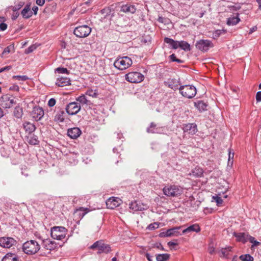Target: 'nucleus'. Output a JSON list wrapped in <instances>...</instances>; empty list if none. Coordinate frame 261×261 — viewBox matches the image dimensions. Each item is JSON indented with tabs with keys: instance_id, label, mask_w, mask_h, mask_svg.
<instances>
[{
	"instance_id": "obj_12",
	"label": "nucleus",
	"mask_w": 261,
	"mask_h": 261,
	"mask_svg": "<svg viewBox=\"0 0 261 261\" xmlns=\"http://www.w3.org/2000/svg\"><path fill=\"white\" fill-rule=\"evenodd\" d=\"M81 107L77 102L69 103L66 108V111L69 115H73L76 114L81 110Z\"/></svg>"
},
{
	"instance_id": "obj_47",
	"label": "nucleus",
	"mask_w": 261,
	"mask_h": 261,
	"mask_svg": "<svg viewBox=\"0 0 261 261\" xmlns=\"http://www.w3.org/2000/svg\"><path fill=\"white\" fill-rule=\"evenodd\" d=\"M56 71L60 73H69V71L67 69L63 67H58L56 69Z\"/></svg>"
},
{
	"instance_id": "obj_24",
	"label": "nucleus",
	"mask_w": 261,
	"mask_h": 261,
	"mask_svg": "<svg viewBox=\"0 0 261 261\" xmlns=\"http://www.w3.org/2000/svg\"><path fill=\"white\" fill-rule=\"evenodd\" d=\"M200 231V228L198 224H194L182 230V233H186L190 232H198Z\"/></svg>"
},
{
	"instance_id": "obj_20",
	"label": "nucleus",
	"mask_w": 261,
	"mask_h": 261,
	"mask_svg": "<svg viewBox=\"0 0 261 261\" xmlns=\"http://www.w3.org/2000/svg\"><path fill=\"white\" fill-rule=\"evenodd\" d=\"M56 84L59 87H64L70 85V80L66 77H59L57 79Z\"/></svg>"
},
{
	"instance_id": "obj_36",
	"label": "nucleus",
	"mask_w": 261,
	"mask_h": 261,
	"mask_svg": "<svg viewBox=\"0 0 261 261\" xmlns=\"http://www.w3.org/2000/svg\"><path fill=\"white\" fill-rule=\"evenodd\" d=\"M239 258L242 261H253V257L249 254L241 255L240 256Z\"/></svg>"
},
{
	"instance_id": "obj_61",
	"label": "nucleus",
	"mask_w": 261,
	"mask_h": 261,
	"mask_svg": "<svg viewBox=\"0 0 261 261\" xmlns=\"http://www.w3.org/2000/svg\"><path fill=\"white\" fill-rule=\"evenodd\" d=\"M145 256L148 261H153L152 259V256L150 255V254L148 253L145 254Z\"/></svg>"
},
{
	"instance_id": "obj_57",
	"label": "nucleus",
	"mask_w": 261,
	"mask_h": 261,
	"mask_svg": "<svg viewBox=\"0 0 261 261\" xmlns=\"http://www.w3.org/2000/svg\"><path fill=\"white\" fill-rule=\"evenodd\" d=\"M45 1V0H36V3L40 6H42L44 4Z\"/></svg>"
},
{
	"instance_id": "obj_6",
	"label": "nucleus",
	"mask_w": 261,
	"mask_h": 261,
	"mask_svg": "<svg viewBox=\"0 0 261 261\" xmlns=\"http://www.w3.org/2000/svg\"><path fill=\"white\" fill-rule=\"evenodd\" d=\"M144 79V75L137 71L130 72L125 75V80L131 83H140Z\"/></svg>"
},
{
	"instance_id": "obj_5",
	"label": "nucleus",
	"mask_w": 261,
	"mask_h": 261,
	"mask_svg": "<svg viewBox=\"0 0 261 261\" xmlns=\"http://www.w3.org/2000/svg\"><path fill=\"white\" fill-rule=\"evenodd\" d=\"M179 91L182 96L187 98L194 97L197 93L196 88L193 86L189 85L180 86Z\"/></svg>"
},
{
	"instance_id": "obj_56",
	"label": "nucleus",
	"mask_w": 261,
	"mask_h": 261,
	"mask_svg": "<svg viewBox=\"0 0 261 261\" xmlns=\"http://www.w3.org/2000/svg\"><path fill=\"white\" fill-rule=\"evenodd\" d=\"M256 100L257 102L261 101V91L257 92L256 94Z\"/></svg>"
},
{
	"instance_id": "obj_58",
	"label": "nucleus",
	"mask_w": 261,
	"mask_h": 261,
	"mask_svg": "<svg viewBox=\"0 0 261 261\" xmlns=\"http://www.w3.org/2000/svg\"><path fill=\"white\" fill-rule=\"evenodd\" d=\"M158 20L159 22H161V23L166 22V18L162 17H159L158 19Z\"/></svg>"
},
{
	"instance_id": "obj_46",
	"label": "nucleus",
	"mask_w": 261,
	"mask_h": 261,
	"mask_svg": "<svg viewBox=\"0 0 261 261\" xmlns=\"http://www.w3.org/2000/svg\"><path fill=\"white\" fill-rule=\"evenodd\" d=\"M249 242L253 244V246H258L260 244V243L255 240V238L252 236H249L248 238Z\"/></svg>"
},
{
	"instance_id": "obj_51",
	"label": "nucleus",
	"mask_w": 261,
	"mask_h": 261,
	"mask_svg": "<svg viewBox=\"0 0 261 261\" xmlns=\"http://www.w3.org/2000/svg\"><path fill=\"white\" fill-rule=\"evenodd\" d=\"M56 101L54 98H50L48 101V106L50 107H52L55 105Z\"/></svg>"
},
{
	"instance_id": "obj_28",
	"label": "nucleus",
	"mask_w": 261,
	"mask_h": 261,
	"mask_svg": "<svg viewBox=\"0 0 261 261\" xmlns=\"http://www.w3.org/2000/svg\"><path fill=\"white\" fill-rule=\"evenodd\" d=\"M2 261H18V256L12 253H8L2 259Z\"/></svg>"
},
{
	"instance_id": "obj_3",
	"label": "nucleus",
	"mask_w": 261,
	"mask_h": 261,
	"mask_svg": "<svg viewBox=\"0 0 261 261\" xmlns=\"http://www.w3.org/2000/svg\"><path fill=\"white\" fill-rule=\"evenodd\" d=\"M132 64L133 61L131 58L127 56H124L117 58L114 63V66L115 68L123 70L129 68Z\"/></svg>"
},
{
	"instance_id": "obj_21",
	"label": "nucleus",
	"mask_w": 261,
	"mask_h": 261,
	"mask_svg": "<svg viewBox=\"0 0 261 261\" xmlns=\"http://www.w3.org/2000/svg\"><path fill=\"white\" fill-rule=\"evenodd\" d=\"M136 10L135 6L130 4L123 5L121 8V11L127 14H134Z\"/></svg>"
},
{
	"instance_id": "obj_30",
	"label": "nucleus",
	"mask_w": 261,
	"mask_h": 261,
	"mask_svg": "<svg viewBox=\"0 0 261 261\" xmlns=\"http://www.w3.org/2000/svg\"><path fill=\"white\" fill-rule=\"evenodd\" d=\"M164 42L166 43L170 44L174 49H177L178 48V41H174L172 39L166 37L164 39Z\"/></svg>"
},
{
	"instance_id": "obj_43",
	"label": "nucleus",
	"mask_w": 261,
	"mask_h": 261,
	"mask_svg": "<svg viewBox=\"0 0 261 261\" xmlns=\"http://www.w3.org/2000/svg\"><path fill=\"white\" fill-rule=\"evenodd\" d=\"M23 5H24V3L22 2H20L17 5H16L15 6H14L13 7L12 10L14 12H16L17 10L21 9Z\"/></svg>"
},
{
	"instance_id": "obj_37",
	"label": "nucleus",
	"mask_w": 261,
	"mask_h": 261,
	"mask_svg": "<svg viewBox=\"0 0 261 261\" xmlns=\"http://www.w3.org/2000/svg\"><path fill=\"white\" fill-rule=\"evenodd\" d=\"M86 94L93 98H96L98 95L97 90L92 89H88L86 92Z\"/></svg>"
},
{
	"instance_id": "obj_26",
	"label": "nucleus",
	"mask_w": 261,
	"mask_h": 261,
	"mask_svg": "<svg viewBox=\"0 0 261 261\" xmlns=\"http://www.w3.org/2000/svg\"><path fill=\"white\" fill-rule=\"evenodd\" d=\"M23 128L26 132H28L29 134H32L36 129L35 125L29 122H25L23 124Z\"/></svg>"
},
{
	"instance_id": "obj_40",
	"label": "nucleus",
	"mask_w": 261,
	"mask_h": 261,
	"mask_svg": "<svg viewBox=\"0 0 261 261\" xmlns=\"http://www.w3.org/2000/svg\"><path fill=\"white\" fill-rule=\"evenodd\" d=\"M14 115L16 117L20 118L22 115V111L21 109H20L19 108H16L14 111Z\"/></svg>"
},
{
	"instance_id": "obj_27",
	"label": "nucleus",
	"mask_w": 261,
	"mask_h": 261,
	"mask_svg": "<svg viewBox=\"0 0 261 261\" xmlns=\"http://www.w3.org/2000/svg\"><path fill=\"white\" fill-rule=\"evenodd\" d=\"M194 106L200 112L206 110V108L207 107V105L202 100H198L195 102Z\"/></svg>"
},
{
	"instance_id": "obj_52",
	"label": "nucleus",
	"mask_w": 261,
	"mask_h": 261,
	"mask_svg": "<svg viewBox=\"0 0 261 261\" xmlns=\"http://www.w3.org/2000/svg\"><path fill=\"white\" fill-rule=\"evenodd\" d=\"M159 236L161 238L169 237L168 229L166 231L161 232Z\"/></svg>"
},
{
	"instance_id": "obj_35",
	"label": "nucleus",
	"mask_w": 261,
	"mask_h": 261,
	"mask_svg": "<svg viewBox=\"0 0 261 261\" xmlns=\"http://www.w3.org/2000/svg\"><path fill=\"white\" fill-rule=\"evenodd\" d=\"M231 249H232V247H230V246H228L227 247L222 248V249L221 250V252L222 254V256L224 257L227 258L228 255V252L229 251H231Z\"/></svg>"
},
{
	"instance_id": "obj_13",
	"label": "nucleus",
	"mask_w": 261,
	"mask_h": 261,
	"mask_svg": "<svg viewBox=\"0 0 261 261\" xmlns=\"http://www.w3.org/2000/svg\"><path fill=\"white\" fill-rule=\"evenodd\" d=\"M146 207V205L137 201H132L129 204V209L133 213L137 211H142L145 210Z\"/></svg>"
},
{
	"instance_id": "obj_38",
	"label": "nucleus",
	"mask_w": 261,
	"mask_h": 261,
	"mask_svg": "<svg viewBox=\"0 0 261 261\" xmlns=\"http://www.w3.org/2000/svg\"><path fill=\"white\" fill-rule=\"evenodd\" d=\"M76 100L83 104H87L88 100L84 95H82L76 98Z\"/></svg>"
},
{
	"instance_id": "obj_39",
	"label": "nucleus",
	"mask_w": 261,
	"mask_h": 261,
	"mask_svg": "<svg viewBox=\"0 0 261 261\" xmlns=\"http://www.w3.org/2000/svg\"><path fill=\"white\" fill-rule=\"evenodd\" d=\"M14 48V46L9 45L6 47L3 50L2 54V57H4L6 55L9 54L11 52L12 49Z\"/></svg>"
},
{
	"instance_id": "obj_42",
	"label": "nucleus",
	"mask_w": 261,
	"mask_h": 261,
	"mask_svg": "<svg viewBox=\"0 0 261 261\" xmlns=\"http://www.w3.org/2000/svg\"><path fill=\"white\" fill-rule=\"evenodd\" d=\"M64 113L61 112V113H58L55 116V120L58 121L60 122H62L64 121V118L63 117Z\"/></svg>"
},
{
	"instance_id": "obj_60",
	"label": "nucleus",
	"mask_w": 261,
	"mask_h": 261,
	"mask_svg": "<svg viewBox=\"0 0 261 261\" xmlns=\"http://www.w3.org/2000/svg\"><path fill=\"white\" fill-rule=\"evenodd\" d=\"M38 10V8L37 6H34L32 8V11L34 12V13L35 15H36L37 14Z\"/></svg>"
},
{
	"instance_id": "obj_62",
	"label": "nucleus",
	"mask_w": 261,
	"mask_h": 261,
	"mask_svg": "<svg viewBox=\"0 0 261 261\" xmlns=\"http://www.w3.org/2000/svg\"><path fill=\"white\" fill-rule=\"evenodd\" d=\"M19 15V13L16 12V13L12 16V19L15 20L18 17Z\"/></svg>"
},
{
	"instance_id": "obj_10",
	"label": "nucleus",
	"mask_w": 261,
	"mask_h": 261,
	"mask_svg": "<svg viewBox=\"0 0 261 261\" xmlns=\"http://www.w3.org/2000/svg\"><path fill=\"white\" fill-rule=\"evenodd\" d=\"M17 241L13 238L6 237L0 238V246L3 248H10L15 245Z\"/></svg>"
},
{
	"instance_id": "obj_15",
	"label": "nucleus",
	"mask_w": 261,
	"mask_h": 261,
	"mask_svg": "<svg viewBox=\"0 0 261 261\" xmlns=\"http://www.w3.org/2000/svg\"><path fill=\"white\" fill-rule=\"evenodd\" d=\"M31 115L35 120H40L44 115V110L42 108L36 106L34 107Z\"/></svg>"
},
{
	"instance_id": "obj_49",
	"label": "nucleus",
	"mask_w": 261,
	"mask_h": 261,
	"mask_svg": "<svg viewBox=\"0 0 261 261\" xmlns=\"http://www.w3.org/2000/svg\"><path fill=\"white\" fill-rule=\"evenodd\" d=\"M36 49V46L35 45H32L25 50V53L27 54H30L33 52Z\"/></svg>"
},
{
	"instance_id": "obj_48",
	"label": "nucleus",
	"mask_w": 261,
	"mask_h": 261,
	"mask_svg": "<svg viewBox=\"0 0 261 261\" xmlns=\"http://www.w3.org/2000/svg\"><path fill=\"white\" fill-rule=\"evenodd\" d=\"M222 33H225V31L220 30H218L216 31L215 32L213 33L214 39H217L222 34Z\"/></svg>"
},
{
	"instance_id": "obj_31",
	"label": "nucleus",
	"mask_w": 261,
	"mask_h": 261,
	"mask_svg": "<svg viewBox=\"0 0 261 261\" xmlns=\"http://www.w3.org/2000/svg\"><path fill=\"white\" fill-rule=\"evenodd\" d=\"M169 258L170 254L168 253L156 254V259L157 261H167Z\"/></svg>"
},
{
	"instance_id": "obj_19",
	"label": "nucleus",
	"mask_w": 261,
	"mask_h": 261,
	"mask_svg": "<svg viewBox=\"0 0 261 261\" xmlns=\"http://www.w3.org/2000/svg\"><path fill=\"white\" fill-rule=\"evenodd\" d=\"M81 134V130L78 127H73L68 129L67 135L71 139H76Z\"/></svg>"
},
{
	"instance_id": "obj_54",
	"label": "nucleus",
	"mask_w": 261,
	"mask_h": 261,
	"mask_svg": "<svg viewBox=\"0 0 261 261\" xmlns=\"http://www.w3.org/2000/svg\"><path fill=\"white\" fill-rule=\"evenodd\" d=\"M7 28V24L5 23H1L0 24V30L1 31H5Z\"/></svg>"
},
{
	"instance_id": "obj_11",
	"label": "nucleus",
	"mask_w": 261,
	"mask_h": 261,
	"mask_svg": "<svg viewBox=\"0 0 261 261\" xmlns=\"http://www.w3.org/2000/svg\"><path fill=\"white\" fill-rule=\"evenodd\" d=\"M213 46V43L208 40H200L196 44V48L202 51H206Z\"/></svg>"
},
{
	"instance_id": "obj_18",
	"label": "nucleus",
	"mask_w": 261,
	"mask_h": 261,
	"mask_svg": "<svg viewBox=\"0 0 261 261\" xmlns=\"http://www.w3.org/2000/svg\"><path fill=\"white\" fill-rule=\"evenodd\" d=\"M183 130L185 133L194 135L197 132V126L194 123H189L184 126Z\"/></svg>"
},
{
	"instance_id": "obj_64",
	"label": "nucleus",
	"mask_w": 261,
	"mask_h": 261,
	"mask_svg": "<svg viewBox=\"0 0 261 261\" xmlns=\"http://www.w3.org/2000/svg\"><path fill=\"white\" fill-rule=\"evenodd\" d=\"M168 245L169 246H176V245H177V243H174V242H171V241H170V242H169L168 243Z\"/></svg>"
},
{
	"instance_id": "obj_22",
	"label": "nucleus",
	"mask_w": 261,
	"mask_h": 261,
	"mask_svg": "<svg viewBox=\"0 0 261 261\" xmlns=\"http://www.w3.org/2000/svg\"><path fill=\"white\" fill-rule=\"evenodd\" d=\"M183 226L174 227L171 228L170 229H168V231L169 232V237H178L182 234V233H180L179 231L181 228H182Z\"/></svg>"
},
{
	"instance_id": "obj_50",
	"label": "nucleus",
	"mask_w": 261,
	"mask_h": 261,
	"mask_svg": "<svg viewBox=\"0 0 261 261\" xmlns=\"http://www.w3.org/2000/svg\"><path fill=\"white\" fill-rule=\"evenodd\" d=\"M233 156L234 153H231V152L229 151L228 153V163H233Z\"/></svg>"
},
{
	"instance_id": "obj_41",
	"label": "nucleus",
	"mask_w": 261,
	"mask_h": 261,
	"mask_svg": "<svg viewBox=\"0 0 261 261\" xmlns=\"http://www.w3.org/2000/svg\"><path fill=\"white\" fill-rule=\"evenodd\" d=\"M12 78L21 81H25L29 79L28 77L26 75H14Z\"/></svg>"
},
{
	"instance_id": "obj_32",
	"label": "nucleus",
	"mask_w": 261,
	"mask_h": 261,
	"mask_svg": "<svg viewBox=\"0 0 261 261\" xmlns=\"http://www.w3.org/2000/svg\"><path fill=\"white\" fill-rule=\"evenodd\" d=\"M233 236L236 237L237 241L242 242L245 243L246 242V240L245 239V233L240 232V233H233Z\"/></svg>"
},
{
	"instance_id": "obj_14",
	"label": "nucleus",
	"mask_w": 261,
	"mask_h": 261,
	"mask_svg": "<svg viewBox=\"0 0 261 261\" xmlns=\"http://www.w3.org/2000/svg\"><path fill=\"white\" fill-rule=\"evenodd\" d=\"M107 207L110 209H114L119 206L121 203V200L118 197H112L106 202Z\"/></svg>"
},
{
	"instance_id": "obj_7",
	"label": "nucleus",
	"mask_w": 261,
	"mask_h": 261,
	"mask_svg": "<svg viewBox=\"0 0 261 261\" xmlns=\"http://www.w3.org/2000/svg\"><path fill=\"white\" fill-rule=\"evenodd\" d=\"M91 249L97 248L98 254H101L102 253H108L111 251V247L109 245L106 244L102 241H98L95 242L90 247Z\"/></svg>"
},
{
	"instance_id": "obj_25",
	"label": "nucleus",
	"mask_w": 261,
	"mask_h": 261,
	"mask_svg": "<svg viewBox=\"0 0 261 261\" xmlns=\"http://www.w3.org/2000/svg\"><path fill=\"white\" fill-rule=\"evenodd\" d=\"M23 18L28 19L32 16L33 12L30 9V5H27L22 10L21 13Z\"/></svg>"
},
{
	"instance_id": "obj_17",
	"label": "nucleus",
	"mask_w": 261,
	"mask_h": 261,
	"mask_svg": "<svg viewBox=\"0 0 261 261\" xmlns=\"http://www.w3.org/2000/svg\"><path fill=\"white\" fill-rule=\"evenodd\" d=\"M91 210L89 208L84 207H79L74 211V214L78 216V218L82 219Z\"/></svg>"
},
{
	"instance_id": "obj_29",
	"label": "nucleus",
	"mask_w": 261,
	"mask_h": 261,
	"mask_svg": "<svg viewBox=\"0 0 261 261\" xmlns=\"http://www.w3.org/2000/svg\"><path fill=\"white\" fill-rule=\"evenodd\" d=\"M240 21V18H239V14H237L236 16H232L228 18L227 20V24L229 25H236Z\"/></svg>"
},
{
	"instance_id": "obj_33",
	"label": "nucleus",
	"mask_w": 261,
	"mask_h": 261,
	"mask_svg": "<svg viewBox=\"0 0 261 261\" xmlns=\"http://www.w3.org/2000/svg\"><path fill=\"white\" fill-rule=\"evenodd\" d=\"M203 171L202 168H200L199 167H196L192 171L191 175H192L193 176L196 177H200L201 176V175L203 174Z\"/></svg>"
},
{
	"instance_id": "obj_53",
	"label": "nucleus",
	"mask_w": 261,
	"mask_h": 261,
	"mask_svg": "<svg viewBox=\"0 0 261 261\" xmlns=\"http://www.w3.org/2000/svg\"><path fill=\"white\" fill-rule=\"evenodd\" d=\"M215 248L213 246H211V245H210L208 246V252L211 254H213L215 252Z\"/></svg>"
},
{
	"instance_id": "obj_55",
	"label": "nucleus",
	"mask_w": 261,
	"mask_h": 261,
	"mask_svg": "<svg viewBox=\"0 0 261 261\" xmlns=\"http://www.w3.org/2000/svg\"><path fill=\"white\" fill-rule=\"evenodd\" d=\"M12 68V67L11 66H7L5 67L2 68L0 69V73L5 71H8L10 70Z\"/></svg>"
},
{
	"instance_id": "obj_9",
	"label": "nucleus",
	"mask_w": 261,
	"mask_h": 261,
	"mask_svg": "<svg viewBox=\"0 0 261 261\" xmlns=\"http://www.w3.org/2000/svg\"><path fill=\"white\" fill-rule=\"evenodd\" d=\"M15 103L14 98L8 94L3 95L0 99V105L5 109L11 108Z\"/></svg>"
},
{
	"instance_id": "obj_34",
	"label": "nucleus",
	"mask_w": 261,
	"mask_h": 261,
	"mask_svg": "<svg viewBox=\"0 0 261 261\" xmlns=\"http://www.w3.org/2000/svg\"><path fill=\"white\" fill-rule=\"evenodd\" d=\"M178 47L185 50H190V49L189 44L184 41L178 42Z\"/></svg>"
},
{
	"instance_id": "obj_59",
	"label": "nucleus",
	"mask_w": 261,
	"mask_h": 261,
	"mask_svg": "<svg viewBox=\"0 0 261 261\" xmlns=\"http://www.w3.org/2000/svg\"><path fill=\"white\" fill-rule=\"evenodd\" d=\"M170 58L171 60L173 62H175L176 60L177 59V58L174 54H172L171 55H170Z\"/></svg>"
},
{
	"instance_id": "obj_16",
	"label": "nucleus",
	"mask_w": 261,
	"mask_h": 261,
	"mask_svg": "<svg viewBox=\"0 0 261 261\" xmlns=\"http://www.w3.org/2000/svg\"><path fill=\"white\" fill-rule=\"evenodd\" d=\"M42 246L44 248L49 251L55 250L57 246L55 242L49 239L43 240Z\"/></svg>"
},
{
	"instance_id": "obj_23",
	"label": "nucleus",
	"mask_w": 261,
	"mask_h": 261,
	"mask_svg": "<svg viewBox=\"0 0 261 261\" xmlns=\"http://www.w3.org/2000/svg\"><path fill=\"white\" fill-rule=\"evenodd\" d=\"M26 140L27 142L31 145H35L39 143V141L37 136L33 134H29L27 137Z\"/></svg>"
},
{
	"instance_id": "obj_63",
	"label": "nucleus",
	"mask_w": 261,
	"mask_h": 261,
	"mask_svg": "<svg viewBox=\"0 0 261 261\" xmlns=\"http://www.w3.org/2000/svg\"><path fill=\"white\" fill-rule=\"evenodd\" d=\"M257 30V27H252V28L250 29V31H249V34H251L253 32L255 31L256 30Z\"/></svg>"
},
{
	"instance_id": "obj_44",
	"label": "nucleus",
	"mask_w": 261,
	"mask_h": 261,
	"mask_svg": "<svg viewBox=\"0 0 261 261\" xmlns=\"http://www.w3.org/2000/svg\"><path fill=\"white\" fill-rule=\"evenodd\" d=\"M159 227V223L158 222H154V223L150 224L148 226L147 228L150 230H154L155 229L158 228Z\"/></svg>"
},
{
	"instance_id": "obj_2",
	"label": "nucleus",
	"mask_w": 261,
	"mask_h": 261,
	"mask_svg": "<svg viewBox=\"0 0 261 261\" xmlns=\"http://www.w3.org/2000/svg\"><path fill=\"white\" fill-rule=\"evenodd\" d=\"M164 194L169 197H178L183 193V189L177 185H167L163 189Z\"/></svg>"
},
{
	"instance_id": "obj_4",
	"label": "nucleus",
	"mask_w": 261,
	"mask_h": 261,
	"mask_svg": "<svg viewBox=\"0 0 261 261\" xmlns=\"http://www.w3.org/2000/svg\"><path fill=\"white\" fill-rule=\"evenodd\" d=\"M67 229L63 226H54L51 228L50 234L54 239L62 240L66 237Z\"/></svg>"
},
{
	"instance_id": "obj_8",
	"label": "nucleus",
	"mask_w": 261,
	"mask_h": 261,
	"mask_svg": "<svg viewBox=\"0 0 261 261\" xmlns=\"http://www.w3.org/2000/svg\"><path fill=\"white\" fill-rule=\"evenodd\" d=\"M91 32V28L87 25L76 27L74 30V34L79 38H85L88 36Z\"/></svg>"
},
{
	"instance_id": "obj_45",
	"label": "nucleus",
	"mask_w": 261,
	"mask_h": 261,
	"mask_svg": "<svg viewBox=\"0 0 261 261\" xmlns=\"http://www.w3.org/2000/svg\"><path fill=\"white\" fill-rule=\"evenodd\" d=\"M213 199L216 202L217 205L219 206L223 203V200L220 197L218 196H213Z\"/></svg>"
},
{
	"instance_id": "obj_1",
	"label": "nucleus",
	"mask_w": 261,
	"mask_h": 261,
	"mask_svg": "<svg viewBox=\"0 0 261 261\" xmlns=\"http://www.w3.org/2000/svg\"><path fill=\"white\" fill-rule=\"evenodd\" d=\"M40 249V246L35 240H30L25 242L22 245L23 251L27 254L32 255L36 253Z\"/></svg>"
}]
</instances>
